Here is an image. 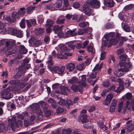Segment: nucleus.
<instances>
[{
  "instance_id": "1",
  "label": "nucleus",
  "mask_w": 134,
  "mask_h": 134,
  "mask_svg": "<svg viewBox=\"0 0 134 134\" xmlns=\"http://www.w3.org/2000/svg\"><path fill=\"white\" fill-rule=\"evenodd\" d=\"M124 63L123 62L119 63V65L121 68L118 71L114 72V74L118 77H121L124 74V72H126L129 71L130 69L132 67L131 64L128 63L124 65Z\"/></svg>"
},
{
  "instance_id": "2",
  "label": "nucleus",
  "mask_w": 134,
  "mask_h": 134,
  "mask_svg": "<svg viewBox=\"0 0 134 134\" xmlns=\"http://www.w3.org/2000/svg\"><path fill=\"white\" fill-rule=\"evenodd\" d=\"M9 125H10L12 130L14 131L18 130L19 126H21L22 122L21 120H16V117L13 116L11 119H9L8 120Z\"/></svg>"
},
{
  "instance_id": "3",
  "label": "nucleus",
  "mask_w": 134,
  "mask_h": 134,
  "mask_svg": "<svg viewBox=\"0 0 134 134\" xmlns=\"http://www.w3.org/2000/svg\"><path fill=\"white\" fill-rule=\"evenodd\" d=\"M31 108L33 111H35L37 115L38 120L42 121L43 118V112L41 111L38 103H35L32 105Z\"/></svg>"
},
{
  "instance_id": "4",
  "label": "nucleus",
  "mask_w": 134,
  "mask_h": 134,
  "mask_svg": "<svg viewBox=\"0 0 134 134\" xmlns=\"http://www.w3.org/2000/svg\"><path fill=\"white\" fill-rule=\"evenodd\" d=\"M105 37L106 39L108 41H109V42L111 44L115 45L118 42L119 36L117 35L115 38L114 33V32H111L105 34Z\"/></svg>"
},
{
  "instance_id": "5",
  "label": "nucleus",
  "mask_w": 134,
  "mask_h": 134,
  "mask_svg": "<svg viewBox=\"0 0 134 134\" xmlns=\"http://www.w3.org/2000/svg\"><path fill=\"white\" fill-rule=\"evenodd\" d=\"M8 32L9 34L16 36L17 37L20 38H22L23 35L22 31L12 28H9L8 29Z\"/></svg>"
},
{
  "instance_id": "6",
  "label": "nucleus",
  "mask_w": 134,
  "mask_h": 134,
  "mask_svg": "<svg viewBox=\"0 0 134 134\" xmlns=\"http://www.w3.org/2000/svg\"><path fill=\"white\" fill-rule=\"evenodd\" d=\"M17 73L14 76V78L17 79L19 78L25 72L26 70L25 67L24 66H20L16 69Z\"/></svg>"
},
{
  "instance_id": "7",
  "label": "nucleus",
  "mask_w": 134,
  "mask_h": 134,
  "mask_svg": "<svg viewBox=\"0 0 134 134\" xmlns=\"http://www.w3.org/2000/svg\"><path fill=\"white\" fill-rule=\"evenodd\" d=\"M86 3L88 5H90L92 8H99L100 6L99 2L97 0H88Z\"/></svg>"
},
{
  "instance_id": "8",
  "label": "nucleus",
  "mask_w": 134,
  "mask_h": 134,
  "mask_svg": "<svg viewBox=\"0 0 134 134\" xmlns=\"http://www.w3.org/2000/svg\"><path fill=\"white\" fill-rule=\"evenodd\" d=\"M81 11L88 16L91 15L93 12L92 10L86 4L83 6V9Z\"/></svg>"
},
{
  "instance_id": "9",
  "label": "nucleus",
  "mask_w": 134,
  "mask_h": 134,
  "mask_svg": "<svg viewBox=\"0 0 134 134\" xmlns=\"http://www.w3.org/2000/svg\"><path fill=\"white\" fill-rule=\"evenodd\" d=\"M68 87H66L64 86H60V89L61 91L60 90H57L55 91V92L57 93L62 94L63 95H67V92L69 91L68 89Z\"/></svg>"
},
{
  "instance_id": "10",
  "label": "nucleus",
  "mask_w": 134,
  "mask_h": 134,
  "mask_svg": "<svg viewBox=\"0 0 134 134\" xmlns=\"http://www.w3.org/2000/svg\"><path fill=\"white\" fill-rule=\"evenodd\" d=\"M80 81L78 82L79 85L81 87H85L87 86V84L86 82V77L85 75H82L80 77Z\"/></svg>"
},
{
  "instance_id": "11",
  "label": "nucleus",
  "mask_w": 134,
  "mask_h": 134,
  "mask_svg": "<svg viewBox=\"0 0 134 134\" xmlns=\"http://www.w3.org/2000/svg\"><path fill=\"white\" fill-rule=\"evenodd\" d=\"M127 55L125 54H124L120 55L118 57V59L120 61L119 63L120 62H123L124 63L125 65L128 63H130H130L128 62L126 63V62H125V61L126 60L127 58Z\"/></svg>"
},
{
  "instance_id": "12",
  "label": "nucleus",
  "mask_w": 134,
  "mask_h": 134,
  "mask_svg": "<svg viewBox=\"0 0 134 134\" xmlns=\"http://www.w3.org/2000/svg\"><path fill=\"white\" fill-rule=\"evenodd\" d=\"M1 95L3 97L7 99H9L12 97V96L7 90L3 91L1 93Z\"/></svg>"
},
{
  "instance_id": "13",
  "label": "nucleus",
  "mask_w": 134,
  "mask_h": 134,
  "mask_svg": "<svg viewBox=\"0 0 134 134\" xmlns=\"http://www.w3.org/2000/svg\"><path fill=\"white\" fill-rule=\"evenodd\" d=\"M15 44V40L10 41L6 42V45L7 47V49L9 50L12 49Z\"/></svg>"
},
{
  "instance_id": "14",
  "label": "nucleus",
  "mask_w": 134,
  "mask_h": 134,
  "mask_svg": "<svg viewBox=\"0 0 134 134\" xmlns=\"http://www.w3.org/2000/svg\"><path fill=\"white\" fill-rule=\"evenodd\" d=\"M48 60L46 62L47 67L48 69L51 68L54 64V61L52 60V57L51 55H49L48 58Z\"/></svg>"
},
{
  "instance_id": "15",
  "label": "nucleus",
  "mask_w": 134,
  "mask_h": 134,
  "mask_svg": "<svg viewBox=\"0 0 134 134\" xmlns=\"http://www.w3.org/2000/svg\"><path fill=\"white\" fill-rule=\"evenodd\" d=\"M104 2L105 5L108 7H112L114 5L113 0H104Z\"/></svg>"
},
{
  "instance_id": "16",
  "label": "nucleus",
  "mask_w": 134,
  "mask_h": 134,
  "mask_svg": "<svg viewBox=\"0 0 134 134\" xmlns=\"http://www.w3.org/2000/svg\"><path fill=\"white\" fill-rule=\"evenodd\" d=\"M19 52L20 53L22 54H25L27 52V51L26 49L25 46L22 45L19 46Z\"/></svg>"
},
{
  "instance_id": "17",
  "label": "nucleus",
  "mask_w": 134,
  "mask_h": 134,
  "mask_svg": "<svg viewBox=\"0 0 134 134\" xmlns=\"http://www.w3.org/2000/svg\"><path fill=\"white\" fill-rule=\"evenodd\" d=\"M39 103L44 110H47L48 109L49 106L47 103L42 101L39 102Z\"/></svg>"
},
{
  "instance_id": "18",
  "label": "nucleus",
  "mask_w": 134,
  "mask_h": 134,
  "mask_svg": "<svg viewBox=\"0 0 134 134\" xmlns=\"http://www.w3.org/2000/svg\"><path fill=\"white\" fill-rule=\"evenodd\" d=\"M87 118V116L86 115L83 114L82 115L81 114L79 119H80L82 123H84L87 121L88 120Z\"/></svg>"
},
{
  "instance_id": "19",
  "label": "nucleus",
  "mask_w": 134,
  "mask_h": 134,
  "mask_svg": "<svg viewBox=\"0 0 134 134\" xmlns=\"http://www.w3.org/2000/svg\"><path fill=\"white\" fill-rule=\"evenodd\" d=\"M75 68V65L72 63H70L67 64L66 66L67 68L70 71H73Z\"/></svg>"
},
{
  "instance_id": "20",
  "label": "nucleus",
  "mask_w": 134,
  "mask_h": 134,
  "mask_svg": "<svg viewBox=\"0 0 134 134\" xmlns=\"http://www.w3.org/2000/svg\"><path fill=\"white\" fill-rule=\"evenodd\" d=\"M127 38L126 37H122L120 38H119V40H118V41L120 40V42L119 44L118 45V47H120L122 46L124 42L127 41Z\"/></svg>"
},
{
  "instance_id": "21",
  "label": "nucleus",
  "mask_w": 134,
  "mask_h": 134,
  "mask_svg": "<svg viewBox=\"0 0 134 134\" xmlns=\"http://www.w3.org/2000/svg\"><path fill=\"white\" fill-rule=\"evenodd\" d=\"M63 26L62 25L60 27L57 25H55L53 27V30L55 32V33H58L59 31L62 29L63 27Z\"/></svg>"
},
{
  "instance_id": "22",
  "label": "nucleus",
  "mask_w": 134,
  "mask_h": 134,
  "mask_svg": "<svg viewBox=\"0 0 134 134\" xmlns=\"http://www.w3.org/2000/svg\"><path fill=\"white\" fill-rule=\"evenodd\" d=\"M68 82L72 84L78 82V80L76 77H74L68 79Z\"/></svg>"
},
{
  "instance_id": "23",
  "label": "nucleus",
  "mask_w": 134,
  "mask_h": 134,
  "mask_svg": "<svg viewBox=\"0 0 134 134\" xmlns=\"http://www.w3.org/2000/svg\"><path fill=\"white\" fill-rule=\"evenodd\" d=\"M75 30L74 29L72 31L70 30L68 31L67 34L68 36L70 37L71 36H74L77 35V33L75 32Z\"/></svg>"
},
{
  "instance_id": "24",
  "label": "nucleus",
  "mask_w": 134,
  "mask_h": 134,
  "mask_svg": "<svg viewBox=\"0 0 134 134\" xmlns=\"http://www.w3.org/2000/svg\"><path fill=\"white\" fill-rule=\"evenodd\" d=\"M121 25L122 28L124 31L127 32L130 31V27L128 25L125 24L124 23H122Z\"/></svg>"
},
{
  "instance_id": "25",
  "label": "nucleus",
  "mask_w": 134,
  "mask_h": 134,
  "mask_svg": "<svg viewBox=\"0 0 134 134\" xmlns=\"http://www.w3.org/2000/svg\"><path fill=\"white\" fill-rule=\"evenodd\" d=\"M71 90H72L76 92L78 90L79 92H81L82 90V87H80V88H79L78 87L75 85H73L71 87Z\"/></svg>"
},
{
  "instance_id": "26",
  "label": "nucleus",
  "mask_w": 134,
  "mask_h": 134,
  "mask_svg": "<svg viewBox=\"0 0 134 134\" xmlns=\"http://www.w3.org/2000/svg\"><path fill=\"white\" fill-rule=\"evenodd\" d=\"M72 129L68 128L67 129H63L62 130V134H71L72 132Z\"/></svg>"
},
{
  "instance_id": "27",
  "label": "nucleus",
  "mask_w": 134,
  "mask_h": 134,
  "mask_svg": "<svg viewBox=\"0 0 134 134\" xmlns=\"http://www.w3.org/2000/svg\"><path fill=\"white\" fill-rule=\"evenodd\" d=\"M26 9L24 7L21 8L18 12L20 15H23L26 13Z\"/></svg>"
},
{
  "instance_id": "28",
  "label": "nucleus",
  "mask_w": 134,
  "mask_h": 134,
  "mask_svg": "<svg viewBox=\"0 0 134 134\" xmlns=\"http://www.w3.org/2000/svg\"><path fill=\"white\" fill-rule=\"evenodd\" d=\"M134 7V5L132 4L128 5L125 6L123 9V10L127 11L130 10Z\"/></svg>"
},
{
  "instance_id": "29",
  "label": "nucleus",
  "mask_w": 134,
  "mask_h": 134,
  "mask_svg": "<svg viewBox=\"0 0 134 134\" xmlns=\"http://www.w3.org/2000/svg\"><path fill=\"white\" fill-rule=\"evenodd\" d=\"M60 53H62V54L63 53V52H64L66 51H67L68 50L67 47L64 45L61 46L60 47Z\"/></svg>"
},
{
  "instance_id": "30",
  "label": "nucleus",
  "mask_w": 134,
  "mask_h": 134,
  "mask_svg": "<svg viewBox=\"0 0 134 134\" xmlns=\"http://www.w3.org/2000/svg\"><path fill=\"white\" fill-rule=\"evenodd\" d=\"M114 25L113 23H109L105 24V27L107 29H112L114 28Z\"/></svg>"
},
{
  "instance_id": "31",
  "label": "nucleus",
  "mask_w": 134,
  "mask_h": 134,
  "mask_svg": "<svg viewBox=\"0 0 134 134\" xmlns=\"http://www.w3.org/2000/svg\"><path fill=\"white\" fill-rule=\"evenodd\" d=\"M20 16L18 12H14L12 13V16L15 19H19L20 18Z\"/></svg>"
},
{
  "instance_id": "32",
  "label": "nucleus",
  "mask_w": 134,
  "mask_h": 134,
  "mask_svg": "<svg viewBox=\"0 0 134 134\" xmlns=\"http://www.w3.org/2000/svg\"><path fill=\"white\" fill-rule=\"evenodd\" d=\"M54 23V22L52 20L49 19L47 20L46 25L51 27L53 25Z\"/></svg>"
},
{
  "instance_id": "33",
  "label": "nucleus",
  "mask_w": 134,
  "mask_h": 134,
  "mask_svg": "<svg viewBox=\"0 0 134 134\" xmlns=\"http://www.w3.org/2000/svg\"><path fill=\"white\" fill-rule=\"evenodd\" d=\"M59 67L58 66H54L51 67L49 69V70L51 71L52 72H56L57 70L59 69Z\"/></svg>"
},
{
  "instance_id": "34",
  "label": "nucleus",
  "mask_w": 134,
  "mask_h": 134,
  "mask_svg": "<svg viewBox=\"0 0 134 134\" xmlns=\"http://www.w3.org/2000/svg\"><path fill=\"white\" fill-rule=\"evenodd\" d=\"M41 45V41L40 40H38L34 42L33 43V45L34 47H37Z\"/></svg>"
},
{
  "instance_id": "35",
  "label": "nucleus",
  "mask_w": 134,
  "mask_h": 134,
  "mask_svg": "<svg viewBox=\"0 0 134 134\" xmlns=\"http://www.w3.org/2000/svg\"><path fill=\"white\" fill-rule=\"evenodd\" d=\"M88 25V23L87 21L81 22L79 24V26L81 27H84Z\"/></svg>"
},
{
  "instance_id": "36",
  "label": "nucleus",
  "mask_w": 134,
  "mask_h": 134,
  "mask_svg": "<svg viewBox=\"0 0 134 134\" xmlns=\"http://www.w3.org/2000/svg\"><path fill=\"white\" fill-rule=\"evenodd\" d=\"M87 32V30L86 29H84L83 30L79 29L78 30L77 33L79 35H83L84 33H86Z\"/></svg>"
},
{
  "instance_id": "37",
  "label": "nucleus",
  "mask_w": 134,
  "mask_h": 134,
  "mask_svg": "<svg viewBox=\"0 0 134 134\" xmlns=\"http://www.w3.org/2000/svg\"><path fill=\"white\" fill-rule=\"evenodd\" d=\"M62 0H58L57 3H55L56 6L57 8H60L62 4Z\"/></svg>"
},
{
  "instance_id": "38",
  "label": "nucleus",
  "mask_w": 134,
  "mask_h": 134,
  "mask_svg": "<svg viewBox=\"0 0 134 134\" xmlns=\"http://www.w3.org/2000/svg\"><path fill=\"white\" fill-rule=\"evenodd\" d=\"M103 65L102 64H101L100 65L97 64L94 67L93 70L94 71L99 70L102 68Z\"/></svg>"
},
{
  "instance_id": "39",
  "label": "nucleus",
  "mask_w": 134,
  "mask_h": 134,
  "mask_svg": "<svg viewBox=\"0 0 134 134\" xmlns=\"http://www.w3.org/2000/svg\"><path fill=\"white\" fill-rule=\"evenodd\" d=\"M102 84L104 87H107L110 86V83L108 81L106 80L102 83Z\"/></svg>"
},
{
  "instance_id": "40",
  "label": "nucleus",
  "mask_w": 134,
  "mask_h": 134,
  "mask_svg": "<svg viewBox=\"0 0 134 134\" xmlns=\"http://www.w3.org/2000/svg\"><path fill=\"white\" fill-rule=\"evenodd\" d=\"M132 96V94L131 93H128L126 94L124 96V98L128 100L131 99Z\"/></svg>"
},
{
  "instance_id": "41",
  "label": "nucleus",
  "mask_w": 134,
  "mask_h": 134,
  "mask_svg": "<svg viewBox=\"0 0 134 134\" xmlns=\"http://www.w3.org/2000/svg\"><path fill=\"white\" fill-rule=\"evenodd\" d=\"M123 105V102H121L120 104L118 105V111L119 112H120L122 109Z\"/></svg>"
},
{
  "instance_id": "42",
  "label": "nucleus",
  "mask_w": 134,
  "mask_h": 134,
  "mask_svg": "<svg viewBox=\"0 0 134 134\" xmlns=\"http://www.w3.org/2000/svg\"><path fill=\"white\" fill-rule=\"evenodd\" d=\"M102 52L101 53L100 57V60H103L105 58V52L103 51V49H102Z\"/></svg>"
},
{
  "instance_id": "43",
  "label": "nucleus",
  "mask_w": 134,
  "mask_h": 134,
  "mask_svg": "<svg viewBox=\"0 0 134 134\" xmlns=\"http://www.w3.org/2000/svg\"><path fill=\"white\" fill-rule=\"evenodd\" d=\"M87 49L88 51L90 52H92L94 51V49L93 47L92 46H88L87 47Z\"/></svg>"
},
{
  "instance_id": "44",
  "label": "nucleus",
  "mask_w": 134,
  "mask_h": 134,
  "mask_svg": "<svg viewBox=\"0 0 134 134\" xmlns=\"http://www.w3.org/2000/svg\"><path fill=\"white\" fill-rule=\"evenodd\" d=\"M5 131L4 124H0V133L3 132Z\"/></svg>"
},
{
  "instance_id": "45",
  "label": "nucleus",
  "mask_w": 134,
  "mask_h": 134,
  "mask_svg": "<svg viewBox=\"0 0 134 134\" xmlns=\"http://www.w3.org/2000/svg\"><path fill=\"white\" fill-rule=\"evenodd\" d=\"M64 111V109L63 108L60 107H58L56 109V112L58 114H60L62 113Z\"/></svg>"
},
{
  "instance_id": "46",
  "label": "nucleus",
  "mask_w": 134,
  "mask_h": 134,
  "mask_svg": "<svg viewBox=\"0 0 134 134\" xmlns=\"http://www.w3.org/2000/svg\"><path fill=\"white\" fill-rule=\"evenodd\" d=\"M35 8V7L34 6H30L27 7L26 8L27 13L30 14L32 10L34 9Z\"/></svg>"
},
{
  "instance_id": "47",
  "label": "nucleus",
  "mask_w": 134,
  "mask_h": 134,
  "mask_svg": "<svg viewBox=\"0 0 134 134\" xmlns=\"http://www.w3.org/2000/svg\"><path fill=\"white\" fill-rule=\"evenodd\" d=\"M132 106L130 101L128 100L126 101V107L129 110L131 109V106Z\"/></svg>"
},
{
  "instance_id": "48",
  "label": "nucleus",
  "mask_w": 134,
  "mask_h": 134,
  "mask_svg": "<svg viewBox=\"0 0 134 134\" xmlns=\"http://www.w3.org/2000/svg\"><path fill=\"white\" fill-rule=\"evenodd\" d=\"M64 69L65 67L64 66H62L59 69L58 71V74L59 75H61L63 74Z\"/></svg>"
},
{
  "instance_id": "49",
  "label": "nucleus",
  "mask_w": 134,
  "mask_h": 134,
  "mask_svg": "<svg viewBox=\"0 0 134 134\" xmlns=\"http://www.w3.org/2000/svg\"><path fill=\"white\" fill-rule=\"evenodd\" d=\"M84 67V65L83 63H81L79 64L77 66V69L79 70H81L83 69Z\"/></svg>"
},
{
  "instance_id": "50",
  "label": "nucleus",
  "mask_w": 134,
  "mask_h": 134,
  "mask_svg": "<svg viewBox=\"0 0 134 134\" xmlns=\"http://www.w3.org/2000/svg\"><path fill=\"white\" fill-rule=\"evenodd\" d=\"M20 25V27L22 28H24L25 27V19H23L21 21Z\"/></svg>"
},
{
  "instance_id": "51",
  "label": "nucleus",
  "mask_w": 134,
  "mask_h": 134,
  "mask_svg": "<svg viewBox=\"0 0 134 134\" xmlns=\"http://www.w3.org/2000/svg\"><path fill=\"white\" fill-rule=\"evenodd\" d=\"M51 115V112L50 111L47 110L44 113L45 116L47 118L49 117Z\"/></svg>"
},
{
  "instance_id": "52",
  "label": "nucleus",
  "mask_w": 134,
  "mask_h": 134,
  "mask_svg": "<svg viewBox=\"0 0 134 134\" xmlns=\"http://www.w3.org/2000/svg\"><path fill=\"white\" fill-rule=\"evenodd\" d=\"M68 47L71 49H74L75 47V45L72 42L68 43Z\"/></svg>"
},
{
  "instance_id": "53",
  "label": "nucleus",
  "mask_w": 134,
  "mask_h": 134,
  "mask_svg": "<svg viewBox=\"0 0 134 134\" xmlns=\"http://www.w3.org/2000/svg\"><path fill=\"white\" fill-rule=\"evenodd\" d=\"M32 76V74H29L28 75L26 76L24 79L22 80V82H25V81H26L27 80H28L29 78L31 77Z\"/></svg>"
},
{
  "instance_id": "54",
  "label": "nucleus",
  "mask_w": 134,
  "mask_h": 134,
  "mask_svg": "<svg viewBox=\"0 0 134 134\" xmlns=\"http://www.w3.org/2000/svg\"><path fill=\"white\" fill-rule=\"evenodd\" d=\"M113 97V94L111 93H109L107 95L106 98L111 101V100Z\"/></svg>"
},
{
  "instance_id": "55",
  "label": "nucleus",
  "mask_w": 134,
  "mask_h": 134,
  "mask_svg": "<svg viewBox=\"0 0 134 134\" xmlns=\"http://www.w3.org/2000/svg\"><path fill=\"white\" fill-rule=\"evenodd\" d=\"M110 101L106 98L103 102V104L105 105L108 106L110 104Z\"/></svg>"
},
{
  "instance_id": "56",
  "label": "nucleus",
  "mask_w": 134,
  "mask_h": 134,
  "mask_svg": "<svg viewBox=\"0 0 134 134\" xmlns=\"http://www.w3.org/2000/svg\"><path fill=\"white\" fill-rule=\"evenodd\" d=\"M58 104L62 106H64L65 104V102L63 99H60L58 102Z\"/></svg>"
},
{
  "instance_id": "57",
  "label": "nucleus",
  "mask_w": 134,
  "mask_h": 134,
  "mask_svg": "<svg viewBox=\"0 0 134 134\" xmlns=\"http://www.w3.org/2000/svg\"><path fill=\"white\" fill-rule=\"evenodd\" d=\"M44 42L46 44H48L50 41V38L49 37L46 36L44 39Z\"/></svg>"
},
{
  "instance_id": "58",
  "label": "nucleus",
  "mask_w": 134,
  "mask_h": 134,
  "mask_svg": "<svg viewBox=\"0 0 134 134\" xmlns=\"http://www.w3.org/2000/svg\"><path fill=\"white\" fill-rule=\"evenodd\" d=\"M117 100L115 99H113L112 101L111 105L116 107L117 104Z\"/></svg>"
},
{
  "instance_id": "59",
  "label": "nucleus",
  "mask_w": 134,
  "mask_h": 134,
  "mask_svg": "<svg viewBox=\"0 0 134 134\" xmlns=\"http://www.w3.org/2000/svg\"><path fill=\"white\" fill-rule=\"evenodd\" d=\"M80 5V3L77 2H76L73 4V7L75 8H77L79 7Z\"/></svg>"
},
{
  "instance_id": "60",
  "label": "nucleus",
  "mask_w": 134,
  "mask_h": 134,
  "mask_svg": "<svg viewBox=\"0 0 134 134\" xmlns=\"http://www.w3.org/2000/svg\"><path fill=\"white\" fill-rule=\"evenodd\" d=\"M124 52L123 49H120L117 51L116 54L119 55L121 54Z\"/></svg>"
},
{
  "instance_id": "61",
  "label": "nucleus",
  "mask_w": 134,
  "mask_h": 134,
  "mask_svg": "<svg viewBox=\"0 0 134 134\" xmlns=\"http://www.w3.org/2000/svg\"><path fill=\"white\" fill-rule=\"evenodd\" d=\"M98 125L99 127L101 129H103L105 127V126L103 124L102 122H98Z\"/></svg>"
},
{
  "instance_id": "62",
  "label": "nucleus",
  "mask_w": 134,
  "mask_h": 134,
  "mask_svg": "<svg viewBox=\"0 0 134 134\" xmlns=\"http://www.w3.org/2000/svg\"><path fill=\"white\" fill-rule=\"evenodd\" d=\"M131 82L129 78H127L125 80V83L126 85H127V86H129Z\"/></svg>"
},
{
  "instance_id": "63",
  "label": "nucleus",
  "mask_w": 134,
  "mask_h": 134,
  "mask_svg": "<svg viewBox=\"0 0 134 134\" xmlns=\"http://www.w3.org/2000/svg\"><path fill=\"white\" fill-rule=\"evenodd\" d=\"M66 103L68 106L71 105L73 104V102L70 99L68 100H66Z\"/></svg>"
},
{
  "instance_id": "64",
  "label": "nucleus",
  "mask_w": 134,
  "mask_h": 134,
  "mask_svg": "<svg viewBox=\"0 0 134 134\" xmlns=\"http://www.w3.org/2000/svg\"><path fill=\"white\" fill-rule=\"evenodd\" d=\"M64 19H58L57 21V23L58 24H63L64 23Z\"/></svg>"
}]
</instances>
